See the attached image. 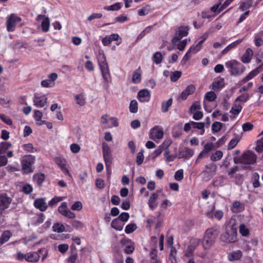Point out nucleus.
<instances>
[{
  "label": "nucleus",
  "mask_w": 263,
  "mask_h": 263,
  "mask_svg": "<svg viewBox=\"0 0 263 263\" xmlns=\"http://www.w3.org/2000/svg\"><path fill=\"white\" fill-rule=\"evenodd\" d=\"M194 155V151L188 147H184L182 150L180 151L177 154V158L178 159L191 158Z\"/></svg>",
  "instance_id": "412c9836"
},
{
  "label": "nucleus",
  "mask_w": 263,
  "mask_h": 263,
  "mask_svg": "<svg viewBox=\"0 0 263 263\" xmlns=\"http://www.w3.org/2000/svg\"><path fill=\"white\" fill-rule=\"evenodd\" d=\"M12 201V199L6 195H0V214L7 209Z\"/></svg>",
  "instance_id": "a211bd4d"
},
{
  "label": "nucleus",
  "mask_w": 263,
  "mask_h": 263,
  "mask_svg": "<svg viewBox=\"0 0 263 263\" xmlns=\"http://www.w3.org/2000/svg\"><path fill=\"white\" fill-rule=\"evenodd\" d=\"M119 38V35L117 33H113L109 36L102 38V43L104 46L109 45L112 41H117Z\"/></svg>",
  "instance_id": "a878e982"
},
{
  "label": "nucleus",
  "mask_w": 263,
  "mask_h": 263,
  "mask_svg": "<svg viewBox=\"0 0 263 263\" xmlns=\"http://www.w3.org/2000/svg\"><path fill=\"white\" fill-rule=\"evenodd\" d=\"M242 256V252L240 250H237L230 253L228 255V259L231 261L237 260Z\"/></svg>",
  "instance_id": "c756f323"
},
{
  "label": "nucleus",
  "mask_w": 263,
  "mask_h": 263,
  "mask_svg": "<svg viewBox=\"0 0 263 263\" xmlns=\"http://www.w3.org/2000/svg\"><path fill=\"white\" fill-rule=\"evenodd\" d=\"M53 231L57 233H61L65 231V229L64 224L60 223H56L52 227Z\"/></svg>",
  "instance_id": "09e8293b"
},
{
  "label": "nucleus",
  "mask_w": 263,
  "mask_h": 263,
  "mask_svg": "<svg viewBox=\"0 0 263 263\" xmlns=\"http://www.w3.org/2000/svg\"><path fill=\"white\" fill-rule=\"evenodd\" d=\"M172 143V140L171 139H166L164 141L162 144L159 145V146L163 150L164 149H168V147L171 145Z\"/></svg>",
  "instance_id": "e2e57ef3"
},
{
  "label": "nucleus",
  "mask_w": 263,
  "mask_h": 263,
  "mask_svg": "<svg viewBox=\"0 0 263 263\" xmlns=\"http://www.w3.org/2000/svg\"><path fill=\"white\" fill-rule=\"evenodd\" d=\"M191 124H192V127L193 128H198L200 130V135H203L204 133L205 123L204 122H195L194 121H191Z\"/></svg>",
  "instance_id": "e433bc0d"
},
{
  "label": "nucleus",
  "mask_w": 263,
  "mask_h": 263,
  "mask_svg": "<svg viewBox=\"0 0 263 263\" xmlns=\"http://www.w3.org/2000/svg\"><path fill=\"white\" fill-rule=\"evenodd\" d=\"M219 233L217 228H211L206 230L202 241L205 249H208L213 245Z\"/></svg>",
  "instance_id": "f257e3e1"
},
{
  "label": "nucleus",
  "mask_w": 263,
  "mask_h": 263,
  "mask_svg": "<svg viewBox=\"0 0 263 263\" xmlns=\"http://www.w3.org/2000/svg\"><path fill=\"white\" fill-rule=\"evenodd\" d=\"M172 102L173 101L172 99H170L166 101L163 102L162 103L161 106L162 111L163 112H166L168 111L169 107L172 105Z\"/></svg>",
  "instance_id": "c03bdc74"
},
{
  "label": "nucleus",
  "mask_w": 263,
  "mask_h": 263,
  "mask_svg": "<svg viewBox=\"0 0 263 263\" xmlns=\"http://www.w3.org/2000/svg\"><path fill=\"white\" fill-rule=\"evenodd\" d=\"M214 206H212L211 210L205 213V215L209 218L212 219L214 217L218 220H220L223 217V213L221 210L214 211Z\"/></svg>",
  "instance_id": "6ab92c4d"
},
{
  "label": "nucleus",
  "mask_w": 263,
  "mask_h": 263,
  "mask_svg": "<svg viewBox=\"0 0 263 263\" xmlns=\"http://www.w3.org/2000/svg\"><path fill=\"white\" fill-rule=\"evenodd\" d=\"M200 242V240L197 238H193L190 241V244L188 246L186 251L185 255L187 257H190L192 255L193 252L198 246Z\"/></svg>",
  "instance_id": "f3484780"
},
{
  "label": "nucleus",
  "mask_w": 263,
  "mask_h": 263,
  "mask_svg": "<svg viewBox=\"0 0 263 263\" xmlns=\"http://www.w3.org/2000/svg\"><path fill=\"white\" fill-rule=\"evenodd\" d=\"M263 36V32L260 31L255 35L254 37V44L257 46H260L263 44V40L262 37Z\"/></svg>",
  "instance_id": "c9c22d12"
},
{
  "label": "nucleus",
  "mask_w": 263,
  "mask_h": 263,
  "mask_svg": "<svg viewBox=\"0 0 263 263\" xmlns=\"http://www.w3.org/2000/svg\"><path fill=\"white\" fill-rule=\"evenodd\" d=\"M121 3H117L114 5L105 7L104 9L107 11H118L121 8Z\"/></svg>",
  "instance_id": "49530a36"
},
{
  "label": "nucleus",
  "mask_w": 263,
  "mask_h": 263,
  "mask_svg": "<svg viewBox=\"0 0 263 263\" xmlns=\"http://www.w3.org/2000/svg\"><path fill=\"white\" fill-rule=\"evenodd\" d=\"M12 236L9 231H6L3 233L0 237V246L8 241Z\"/></svg>",
  "instance_id": "2f4dec72"
},
{
  "label": "nucleus",
  "mask_w": 263,
  "mask_h": 263,
  "mask_svg": "<svg viewBox=\"0 0 263 263\" xmlns=\"http://www.w3.org/2000/svg\"><path fill=\"white\" fill-rule=\"evenodd\" d=\"M181 74L182 73L180 71L173 72L170 76L171 80L173 82H176L180 78Z\"/></svg>",
  "instance_id": "4d7b16f0"
},
{
  "label": "nucleus",
  "mask_w": 263,
  "mask_h": 263,
  "mask_svg": "<svg viewBox=\"0 0 263 263\" xmlns=\"http://www.w3.org/2000/svg\"><path fill=\"white\" fill-rule=\"evenodd\" d=\"M239 232L243 236H247L249 234V230L247 227L243 223L239 226Z\"/></svg>",
  "instance_id": "864d4df0"
},
{
  "label": "nucleus",
  "mask_w": 263,
  "mask_h": 263,
  "mask_svg": "<svg viewBox=\"0 0 263 263\" xmlns=\"http://www.w3.org/2000/svg\"><path fill=\"white\" fill-rule=\"evenodd\" d=\"M222 127V124L219 122H215L212 125V130L213 133L219 132Z\"/></svg>",
  "instance_id": "3c124183"
},
{
  "label": "nucleus",
  "mask_w": 263,
  "mask_h": 263,
  "mask_svg": "<svg viewBox=\"0 0 263 263\" xmlns=\"http://www.w3.org/2000/svg\"><path fill=\"white\" fill-rule=\"evenodd\" d=\"M163 135L164 133L162 128L159 126H155L149 131L150 138L154 140L162 139Z\"/></svg>",
  "instance_id": "ddd939ff"
},
{
  "label": "nucleus",
  "mask_w": 263,
  "mask_h": 263,
  "mask_svg": "<svg viewBox=\"0 0 263 263\" xmlns=\"http://www.w3.org/2000/svg\"><path fill=\"white\" fill-rule=\"evenodd\" d=\"M59 212L63 216L70 219H73L76 217V214L71 212L67 208V204L66 202H63L58 208Z\"/></svg>",
  "instance_id": "f8f14e48"
},
{
  "label": "nucleus",
  "mask_w": 263,
  "mask_h": 263,
  "mask_svg": "<svg viewBox=\"0 0 263 263\" xmlns=\"http://www.w3.org/2000/svg\"><path fill=\"white\" fill-rule=\"evenodd\" d=\"M201 106L198 102H195L191 106L190 110L193 114V118L196 120H199L203 117V113L200 111Z\"/></svg>",
  "instance_id": "4468645a"
},
{
  "label": "nucleus",
  "mask_w": 263,
  "mask_h": 263,
  "mask_svg": "<svg viewBox=\"0 0 263 263\" xmlns=\"http://www.w3.org/2000/svg\"><path fill=\"white\" fill-rule=\"evenodd\" d=\"M159 193H161V191L157 190L156 192L152 193L148 200L147 204L152 210H155L158 206L157 200L159 197Z\"/></svg>",
  "instance_id": "2eb2a0df"
},
{
  "label": "nucleus",
  "mask_w": 263,
  "mask_h": 263,
  "mask_svg": "<svg viewBox=\"0 0 263 263\" xmlns=\"http://www.w3.org/2000/svg\"><path fill=\"white\" fill-rule=\"evenodd\" d=\"M33 179L37 185H41L45 180V176L42 173L35 174L33 176Z\"/></svg>",
  "instance_id": "4c0bfd02"
},
{
  "label": "nucleus",
  "mask_w": 263,
  "mask_h": 263,
  "mask_svg": "<svg viewBox=\"0 0 263 263\" xmlns=\"http://www.w3.org/2000/svg\"><path fill=\"white\" fill-rule=\"evenodd\" d=\"M221 240L225 242H234L237 240V231L235 228H227L226 232L221 236Z\"/></svg>",
  "instance_id": "39448f33"
},
{
  "label": "nucleus",
  "mask_w": 263,
  "mask_h": 263,
  "mask_svg": "<svg viewBox=\"0 0 263 263\" xmlns=\"http://www.w3.org/2000/svg\"><path fill=\"white\" fill-rule=\"evenodd\" d=\"M123 223L127 222L129 218V215L128 213L123 212L118 217Z\"/></svg>",
  "instance_id": "338daca9"
},
{
  "label": "nucleus",
  "mask_w": 263,
  "mask_h": 263,
  "mask_svg": "<svg viewBox=\"0 0 263 263\" xmlns=\"http://www.w3.org/2000/svg\"><path fill=\"white\" fill-rule=\"evenodd\" d=\"M138 104L136 100H132L129 104V110L132 113H136L138 111Z\"/></svg>",
  "instance_id": "8fccbe9b"
},
{
  "label": "nucleus",
  "mask_w": 263,
  "mask_h": 263,
  "mask_svg": "<svg viewBox=\"0 0 263 263\" xmlns=\"http://www.w3.org/2000/svg\"><path fill=\"white\" fill-rule=\"evenodd\" d=\"M138 98L141 102H148L151 98V95L149 90L147 89H142L139 91Z\"/></svg>",
  "instance_id": "5701e85b"
},
{
  "label": "nucleus",
  "mask_w": 263,
  "mask_h": 263,
  "mask_svg": "<svg viewBox=\"0 0 263 263\" xmlns=\"http://www.w3.org/2000/svg\"><path fill=\"white\" fill-rule=\"evenodd\" d=\"M100 70L104 82L105 87L107 88L108 84L110 83L112 81L108 66L100 68Z\"/></svg>",
  "instance_id": "dca6fc26"
},
{
  "label": "nucleus",
  "mask_w": 263,
  "mask_h": 263,
  "mask_svg": "<svg viewBox=\"0 0 263 263\" xmlns=\"http://www.w3.org/2000/svg\"><path fill=\"white\" fill-rule=\"evenodd\" d=\"M33 205L36 209L42 212L46 211L48 207L45 199L44 198H40L34 200Z\"/></svg>",
  "instance_id": "aec40b11"
},
{
  "label": "nucleus",
  "mask_w": 263,
  "mask_h": 263,
  "mask_svg": "<svg viewBox=\"0 0 263 263\" xmlns=\"http://www.w3.org/2000/svg\"><path fill=\"white\" fill-rule=\"evenodd\" d=\"M141 80V74L140 72V68L136 69L134 71L133 77H132V82L135 84L139 83L140 82Z\"/></svg>",
  "instance_id": "473e14b6"
},
{
  "label": "nucleus",
  "mask_w": 263,
  "mask_h": 263,
  "mask_svg": "<svg viewBox=\"0 0 263 263\" xmlns=\"http://www.w3.org/2000/svg\"><path fill=\"white\" fill-rule=\"evenodd\" d=\"M74 98L77 102V104L80 106H84L86 103V98L82 93L74 95Z\"/></svg>",
  "instance_id": "f704fd0d"
},
{
  "label": "nucleus",
  "mask_w": 263,
  "mask_h": 263,
  "mask_svg": "<svg viewBox=\"0 0 263 263\" xmlns=\"http://www.w3.org/2000/svg\"><path fill=\"white\" fill-rule=\"evenodd\" d=\"M256 161V156L252 152L247 151L244 153L238 159L235 158V163H242L243 164H252Z\"/></svg>",
  "instance_id": "7ed1b4c3"
},
{
  "label": "nucleus",
  "mask_w": 263,
  "mask_h": 263,
  "mask_svg": "<svg viewBox=\"0 0 263 263\" xmlns=\"http://www.w3.org/2000/svg\"><path fill=\"white\" fill-rule=\"evenodd\" d=\"M226 67L228 69L231 75L237 76L244 72L245 66L235 60H232L225 63Z\"/></svg>",
  "instance_id": "f03ea898"
},
{
  "label": "nucleus",
  "mask_w": 263,
  "mask_h": 263,
  "mask_svg": "<svg viewBox=\"0 0 263 263\" xmlns=\"http://www.w3.org/2000/svg\"><path fill=\"white\" fill-rule=\"evenodd\" d=\"M42 251V249H40L37 252H32L27 253L26 261L29 262H36L40 257V253Z\"/></svg>",
  "instance_id": "4be33fe9"
},
{
  "label": "nucleus",
  "mask_w": 263,
  "mask_h": 263,
  "mask_svg": "<svg viewBox=\"0 0 263 263\" xmlns=\"http://www.w3.org/2000/svg\"><path fill=\"white\" fill-rule=\"evenodd\" d=\"M50 25L49 18L48 17H45L41 24L42 31L45 32H48L49 30Z\"/></svg>",
  "instance_id": "58836bf2"
},
{
  "label": "nucleus",
  "mask_w": 263,
  "mask_h": 263,
  "mask_svg": "<svg viewBox=\"0 0 263 263\" xmlns=\"http://www.w3.org/2000/svg\"><path fill=\"white\" fill-rule=\"evenodd\" d=\"M174 177L177 181H181L183 178V170L182 169L178 170L175 173Z\"/></svg>",
  "instance_id": "680f3d73"
},
{
  "label": "nucleus",
  "mask_w": 263,
  "mask_h": 263,
  "mask_svg": "<svg viewBox=\"0 0 263 263\" xmlns=\"http://www.w3.org/2000/svg\"><path fill=\"white\" fill-rule=\"evenodd\" d=\"M33 105L37 107H44L47 102V97L46 95L35 93L33 99Z\"/></svg>",
  "instance_id": "9b49d317"
},
{
  "label": "nucleus",
  "mask_w": 263,
  "mask_h": 263,
  "mask_svg": "<svg viewBox=\"0 0 263 263\" xmlns=\"http://www.w3.org/2000/svg\"><path fill=\"white\" fill-rule=\"evenodd\" d=\"M102 16L101 13H93L87 17L86 21L90 23L95 19L101 18Z\"/></svg>",
  "instance_id": "5fc2aeb1"
},
{
  "label": "nucleus",
  "mask_w": 263,
  "mask_h": 263,
  "mask_svg": "<svg viewBox=\"0 0 263 263\" xmlns=\"http://www.w3.org/2000/svg\"><path fill=\"white\" fill-rule=\"evenodd\" d=\"M11 144L6 142L0 143V155L4 154L5 151L11 147Z\"/></svg>",
  "instance_id": "603ef678"
},
{
  "label": "nucleus",
  "mask_w": 263,
  "mask_h": 263,
  "mask_svg": "<svg viewBox=\"0 0 263 263\" xmlns=\"http://www.w3.org/2000/svg\"><path fill=\"white\" fill-rule=\"evenodd\" d=\"M189 27L181 26L176 29L174 37L172 39L173 44H176L182 37L186 36L189 33Z\"/></svg>",
  "instance_id": "0eeeda50"
},
{
  "label": "nucleus",
  "mask_w": 263,
  "mask_h": 263,
  "mask_svg": "<svg viewBox=\"0 0 263 263\" xmlns=\"http://www.w3.org/2000/svg\"><path fill=\"white\" fill-rule=\"evenodd\" d=\"M144 160V155H143V150L141 149L140 152H139L136 157V163L139 165L141 164Z\"/></svg>",
  "instance_id": "052dcab7"
},
{
  "label": "nucleus",
  "mask_w": 263,
  "mask_h": 263,
  "mask_svg": "<svg viewBox=\"0 0 263 263\" xmlns=\"http://www.w3.org/2000/svg\"><path fill=\"white\" fill-rule=\"evenodd\" d=\"M21 21V18L15 14H11L7 17L6 27L7 31L8 32L14 31L16 24Z\"/></svg>",
  "instance_id": "423d86ee"
},
{
  "label": "nucleus",
  "mask_w": 263,
  "mask_h": 263,
  "mask_svg": "<svg viewBox=\"0 0 263 263\" xmlns=\"http://www.w3.org/2000/svg\"><path fill=\"white\" fill-rule=\"evenodd\" d=\"M206 170L203 171L201 173L203 179L208 181L211 179L212 176L215 174L217 170L216 165L214 163L206 165L205 166Z\"/></svg>",
  "instance_id": "1a4fd4ad"
},
{
  "label": "nucleus",
  "mask_w": 263,
  "mask_h": 263,
  "mask_svg": "<svg viewBox=\"0 0 263 263\" xmlns=\"http://www.w3.org/2000/svg\"><path fill=\"white\" fill-rule=\"evenodd\" d=\"M35 161V157L32 155H27L23 157L22 161V168L23 174H29L33 171L32 165Z\"/></svg>",
  "instance_id": "20e7f679"
},
{
  "label": "nucleus",
  "mask_w": 263,
  "mask_h": 263,
  "mask_svg": "<svg viewBox=\"0 0 263 263\" xmlns=\"http://www.w3.org/2000/svg\"><path fill=\"white\" fill-rule=\"evenodd\" d=\"M253 55V52L251 48L246 49L244 54L241 58V61L243 63H249L251 61Z\"/></svg>",
  "instance_id": "cd10ccee"
},
{
  "label": "nucleus",
  "mask_w": 263,
  "mask_h": 263,
  "mask_svg": "<svg viewBox=\"0 0 263 263\" xmlns=\"http://www.w3.org/2000/svg\"><path fill=\"white\" fill-rule=\"evenodd\" d=\"M223 153L221 151H217L211 156V159L212 161H218L221 159Z\"/></svg>",
  "instance_id": "6e6d98bb"
},
{
  "label": "nucleus",
  "mask_w": 263,
  "mask_h": 263,
  "mask_svg": "<svg viewBox=\"0 0 263 263\" xmlns=\"http://www.w3.org/2000/svg\"><path fill=\"white\" fill-rule=\"evenodd\" d=\"M240 138L239 137L232 139L228 144V148L229 149H231L234 148L236 146Z\"/></svg>",
  "instance_id": "bf43d9fd"
},
{
  "label": "nucleus",
  "mask_w": 263,
  "mask_h": 263,
  "mask_svg": "<svg viewBox=\"0 0 263 263\" xmlns=\"http://www.w3.org/2000/svg\"><path fill=\"white\" fill-rule=\"evenodd\" d=\"M252 6L251 2H242L241 3L239 9L241 11H245L250 8Z\"/></svg>",
  "instance_id": "0e129e2a"
},
{
  "label": "nucleus",
  "mask_w": 263,
  "mask_h": 263,
  "mask_svg": "<svg viewBox=\"0 0 263 263\" xmlns=\"http://www.w3.org/2000/svg\"><path fill=\"white\" fill-rule=\"evenodd\" d=\"M255 150L258 153L263 152V138L257 141Z\"/></svg>",
  "instance_id": "774afa93"
},
{
  "label": "nucleus",
  "mask_w": 263,
  "mask_h": 263,
  "mask_svg": "<svg viewBox=\"0 0 263 263\" xmlns=\"http://www.w3.org/2000/svg\"><path fill=\"white\" fill-rule=\"evenodd\" d=\"M242 108L241 105L235 102L230 110V112L235 116L238 115L241 112Z\"/></svg>",
  "instance_id": "79ce46f5"
},
{
  "label": "nucleus",
  "mask_w": 263,
  "mask_h": 263,
  "mask_svg": "<svg viewBox=\"0 0 263 263\" xmlns=\"http://www.w3.org/2000/svg\"><path fill=\"white\" fill-rule=\"evenodd\" d=\"M137 229V226L135 223H130L127 225L125 229V232L126 234H130L133 232Z\"/></svg>",
  "instance_id": "13d9d810"
},
{
  "label": "nucleus",
  "mask_w": 263,
  "mask_h": 263,
  "mask_svg": "<svg viewBox=\"0 0 263 263\" xmlns=\"http://www.w3.org/2000/svg\"><path fill=\"white\" fill-rule=\"evenodd\" d=\"M212 85L213 88L215 90H218L221 89L224 86V79H220V80L213 82Z\"/></svg>",
  "instance_id": "a19ab883"
},
{
  "label": "nucleus",
  "mask_w": 263,
  "mask_h": 263,
  "mask_svg": "<svg viewBox=\"0 0 263 263\" xmlns=\"http://www.w3.org/2000/svg\"><path fill=\"white\" fill-rule=\"evenodd\" d=\"M217 97L216 95L213 91L207 92L204 96V108L209 112H211V109H208L206 106V101L212 102L214 101Z\"/></svg>",
  "instance_id": "b1692460"
},
{
  "label": "nucleus",
  "mask_w": 263,
  "mask_h": 263,
  "mask_svg": "<svg viewBox=\"0 0 263 263\" xmlns=\"http://www.w3.org/2000/svg\"><path fill=\"white\" fill-rule=\"evenodd\" d=\"M157 239V238L156 236H154L151 238V242H152V243H154V246L155 247V248L154 249H153L151 252V256L152 259H154V258H156V257H157V251L156 249Z\"/></svg>",
  "instance_id": "a18cd8bd"
},
{
  "label": "nucleus",
  "mask_w": 263,
  "mask_h": 263,
  "mask_svg": "<svg viewBox=\"0 0 263 263\" xmlns=\"http://www.w3.org/2000/svg\"><path fill=\"white\" fill-rule=\"evenodd\" d=\"M98 63L100 66V68L108 66L106 57L103 50H99L97 55Z\"/></svg>",
  "instance_id": "393cba45"
},
{
  "label": "nucleus",
  "mask_w": 263,
  "mask_h": 263,
  "mask_svg": "<svg viewBox=\"0 0 263 263\" xmlns=\"http://www.w3.org/2000/svg\"><path fill=\"white\" fill-rule=\"evenodd\" d=\"M154 62L156 64H159L163 60V55L160 52H156L153 57Z\"/></svg>",
  "instance_id": "de8ad7c7"
},
{
  "label": "nucleus",
  "mask_w": 263,
  "mask_h": 263,
  "mask_svg": "<svg viewBox=\"0 0 263 263\" xmlns=\"http://www.w3.org/2000/svg\"><path fill=\"white\" fill-rule=\"evenodd\" d=\"M102 153L106 166L109 168L111 163L112 157L110 148L109 145L105 143L102 144Z\"/></svg>",
  "instance_id": "6e6552de"
},
{
  "label": "nucleus",
  "mask_w": 263,
  "mask_h": 263,
  "mask_svg": "<svg viewBox=\"0 0 263 263\" xmlns=\"http://www.w3.org/2000/svg\"><path fill=\"white\" fill-rule=\"evenodd\" d=\"M243 209V204L238 201H235L231 208L232 211L236 213L242 211Z\"/></svg>",
  "instance_id": "72a5a7b5"
},
{
  "label": "nucleus",
  "mask_w": 263,
  "mask_h": 263,
  "mask_svg": "<svg viewBox=\"0 0 263 263\" xmlns=\"http://www.w3.org/2000/svg\"><path fill=\"white\" fill-rule=\"evenodd\" d=\"M55 162L62 170H65L66 172L69 174V171L65 167L66 161L64 159L61 157H56L55 158Z\"/></svg>",
  "instance_id": "37998d69"
},
{
  "label": "nucleus",
  "mask_w": 263,
  "mask_h": 263,
  "mask_svg": "<svg viewBox=\"0 0 263 263\" xmlns=\"http://www.w3.org/2000/svg\"><path fill=\"white\" fill-rule=\"evenodd\" d=\"M45 217L43 213L35 215L32 218V223L35 225H38L42 222L44 220Z\"/></svg>",
  "instance_id": "7c9ffc66"
},
{
  "label": "nucleus",
  "mask_w": 263,
  "mask_h": 263,
  "mask_svg": "<svg viewBox=\"0 0 263 263\" xmlns=\"http://www.w3.org/2000/svg\"><path fill=\"white\" fill-rule=\"evenodd\" d=\"M195 90V87L193 85L188 86L181 93L179 99L185 100L187 96L192 94Z\"/></svg>",
  "instance_id": "bb28decb"
},
{
  "label": "nucleus",
  "mask_w": 263,
  "mask_h": 263,
  "mask_svg": "<svg viewBox=\"0 0 263 263\" xmlns=\"http://www.w3.org/2000/svg\"><path fill=\"white\" fill-rule=\"evenodd\" d=\"M101 123L105 125L106 128H111L114 126L117 127L118 122L117 118L110 117L107 115H104L101 118Z\"/></svg>",
  "instance_id": "9d476101"
},
{
  "label": "nucleus",
  "mask_w": 263,
  "mask_h": 263,
  "mask_svg": "<svg viewBox=\"0 0 263 263\" xmlns=\"http://www.w3.org/2000/svg\"><path fill=\"white\" fill-rule=\"evenodd\" d=\"M242 42L241 39L238 40L227 46L221 52L222 54H226L229 51Z\"/></svg>",
  "instance_id": "ea45409f"
},
{
  "label": "nucleus",
  "mask_w": 263,
  "mask_h": 263,
  "mask_svg": "<svg viewBox=\"0 0 263 263\" xmlns=\"http://www.w3.org/2000/svg\"><path fill=\"white\" fill-rule=\"evenodd\" d=\"M156 221V217L149 216L146 220V227L151 228Z\"/></svg>",
  "instance_id": "69168bd1"
},
{
  "label": "nucleus",
  "mask_w": 263,
  "mask_h": 263,
  "mask_svg": "<svg viewBox=\"0 0 263 263\" xmlns=\"http://www.w3.org/2000/svg\"><path fill=\"white\" fill-rule=\"evenodd\" d=\"M124 226V223L122 222L118 218L113 220L111 223V226L112 228L119 231L123 230Z\"/></svg>",
  "instance_id": "c85d7f7f"
}]
</instances>
